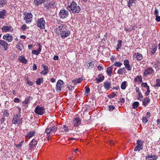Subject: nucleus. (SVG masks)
Instances as JSON below:
<instances>
[{
  "label": "nucleus",
  "instance_id": "obj_1",
  "mask_svg": "<svg viewBox=\"0 0 160 160\" xmlns=\"http://www.w3.org/2000/svg\"><path fill=\"white\" fill-rule=\"evenodd\" d=\"M68 10L73 14L78 13L81 10L80 6H78L77 3L74 1H72L70 4L67 7Z\"/></svg>",
  "mask_w": 160,
  "mask_h": 160
},
{
  "label": "nucleus",
  "instance_id": "obj_2",
  "mask_svg": "<svg viewBox=\"0 0 160 160\" xmlns=\"http://www.w3.org/2000/svg\"><path fill=\"white\" fill-rule=\"evenodd\" d=\"M57 28L55 29L57 33H59L66 29V25L60 20H57L56 22Z\"/></svg>",
  "mask_w": 160,
  "mask_h": 160
},
{
  "label": "nucleus",
  "instance_id": "obj_3",
  "mask_svg": "<svg viewBox=\"0 0 160 160\" xmlns=\"http://www.w3.org/2000/svg\"><path fill=\"white\" fill-rule=\"evenodd\" d=\"M23 118L21 116L16 115L14 116L12 122L13 123L16 124H17L18 125L22 123V119Z\"/></svg>",
  "mask_w": 160,
  "mask_h": 160
},
{
  "label": "nucleus",
  "instance_id": "obj_4",
  "mask_svg": "<svg viewBox=\"0 0 160 160\" xmlns=\"http://www.w3.org/2000/svg\"><path fill=\"white\" fill-rule=\"evenodd\" d=\"M68 14V12L67 10L62 9L60 11L58 15L60 18L63 19L67 18Z\"/></svg>",
  "mask_w": 160,
  "mask_h": 160
},
{
  "label": "nucleus",
  "instance_id": "obj_5",
  "mask_svg": "<svg viewBox=\"0 0 160 160\" xmlns=\"http://www.w3.org/2000/svg\"><path fill=\"white\" fill-rule=\"evenodd\" d=\"M57 6V3L56 1L54 0L51 1L49 3L47 2L44 4V7L46 8L47 10L48 9L49 7L51 8L52 7L53 8H55Z\"/></svg>",
  "mask_w": 160,
  "mask_h": 160
},
{
  "label": "nucleus",
  "instance_id": "obj_6",
  "mask_svg": "<svg viewBox=\"0 0 160 160\" xmlns=\"http://www.w3.org/2000/svg\"><path fill=\"white\" fill-rule=\"evenodd\" d=\"M32 17V15L31 13H27L25 14L24 19L27 23H29L31 22Z\"/></svg>",
  "mask_w": 160,
  "mask_h": 160
},
{
  "label": "nucleus",
  "instance_id": "obj_7",
  "mask_svg": "<svg viewBox=\"0 0 160 160\" xmlns=\"http://www.w3.org/2000/svg\"><path fill=\"white\" fill-rule=\"evenodd\" d=\"M137 145L134 149L135 151H139L142 149V142L141 140H138L137 142Z\"/></svg>",
  "mask_w": 160,
  "mask_h": 160
},
{
  "label": "nucleus",
  "instance_id": "obj_8",
  "mask_svg": "<svg viewBox=\"0 0 160 160\" xmlns=\"http://www.w3.org/2000/svg\"><path fill=\"white\" fill-rule=\"evenodd\" d=\"M59 33L61 37L64 39L70 34V32L69 30L66 29L60 32Z\"/></svg>",
  "mask_w": 160,
  "mask_h": 160
},
{
  "label": "nucleus",
  "instance_id": "obj_9",
  "mask_svg": "<svg viewBox=\"0 0 160 160\" xmlns=\"http://www.w3.org/2000/svg\"><path fill=\"white\" fill-rule=\"evenodd\" d=\"M63 83V81L61 80H59L57 82L56 89L57 92H59L61 91V85Z\"/></svg>",
  "mask_w": 160,
  "mask_h": 160
},
{
  "label": "nucleus",
  "instance_id": "obj_10",
  "mask_svg": "<svg viewBox=\"0 0 160 160\" xmlns=\"http://www.w3.org/2000/svg\"><path fill=\"white\" fill-rule=\"evenodd\" d=\"M123 64L125 68L128 71H131L132 69V67L129 64V61L128 59L124 60Z\"/></svg>",
  "mask_w": 160,
  "mask_h": 160
},
{
  "label": "nucleus",
  "instance_id": "obj_11",
  "mask_svg": "<svg viewBox=\"0 0 160 160\" xmlns=\"http://www.w3.org/2000/svg\"><path fill=\"white\" fill-rule=\"evenodd\" d=\"M8 46V44L6 42L3 40H0V47L3 48L5 51H7Z\"/></svg>",
  "mask_w": 160,
  "mask_h": 160
},
{
  "label": "nucleus",
  "instance_id": "obj_12",
  "mask_svg": "<svg viewBox=\"0 0 160 160\" xmlns=\"http://www.w3.org/2000/svg\"><path fill=\"white\" fill-rule=\"evenodd\" d=\"M3 38L8 42H10L12 40L13 37L11 34L7 33L3 36Z\"/></svg>",
  "mask_w": 160,
  "mask_h": 160
},
{
  "label": "nucleus",
  "instance_id": "obj_13",
  "mask_svg": "<svg viewBox=\"0 0 160 160\" xmlns=\"http://www.w3.org/2000/svg\"><path fill=\"white\" fill-rule=\"evenodd\" d=\"M81 122V120L78 118H75L73 120L72 123L74 127H78Z\"/></svg>",
  "mask_w": 160,
  "mask_h": 160
},
{
  "label": "nucleus",
  "instance_id": "obj_14",
  "mask_svg": "<svg viewBox=\"0 0 160 160\" xmlns=\"http://www.w3.org/2000/svg\"><path fill=\"white\" fill-rule=\"evenodd\" d=\"M2 30L3 32H6L12 31L13 30V29L10 26H4L2 27Z\"/></svg>",
  "mask_w": 160,
  "mask_h": 160
},
{
  "label": "nucleus",
  "instance_id": "obj_15",
  "mask_svg": "<svg viewBox=\"0 0 160 160\" xmlns=\"http://www.w3.org/2000/svg\"><path fill=\"white\" fill-rule=\"evenodd\" d=\"M133 57L136 58L137 60L138 61H141L143 58L142 55L139 52H136L134 53Z\"/></svg>",
  "mask_w": 160,
  "mask_h": 160
},
{
  "label": "nucleus",
  "instance_id": "obj_16",
  "mask_svg": "<svg viewBox=\"0 0 160 160\" xmlns=\"http://www.w3.org/2000/svg\"><path fill=\"white\" fill-rule=\"evenodd\" d=\"M147 160H157L158 157L154 155L148 154L146 157Z\"/></svg>",
  "mask_w": 160,
  "mask_h": 160
},
{
  "label": "nucleus",
  "instance_id": "obj_17",
  "mask_svg": "<svg viewBox=\"0 0 160 160\" xmlns=\"http://www.w3.org/2000/svg\"><path fill=\"white\" fill-rule=\"evenodd\" d=\"M154 71L153 69L151 68H147L145 71L144 73V75L145 76H146L148 75H150Z\"/></svg>",
  "mask_w": 160,
  "mask_h": 160
},
{
  "label": "nucleus",
  "instance_id": "obj_18",
  "mask_svg": "<svg viewBox=\"0 0 160 160\" xmlns=\"http://www.w3.org/2000/svg\"><path fill=\"white\" fill-rule=\"evenodd\" d=\"M35 131H30L27 135H25V138L27 139H29L32 138L35 134Z\"/></svg>",
  "mask_w": 160,
  "mask_h": 160
},
{
  "label": "nucleus",
  "instance_id": "obj_19",
  "mask_svg": "<svg viewBox=\"0 0 160 160\" xmlns=\"http://www.w3.org/2000/svg\"><path fill=\"white\" fill-rule=\"evenodd\" d=\"M43 70L41 72V74L45 75L48 73V66L43 65Z\"/></svg>",
  "mask_w": 160,
  "mask_h": 160
},
{
  "label": "nucleus",
  "instance_id": "obj_20",
  "mask_svg": "<svg viewBox=\"0 0 160 160\" xmlns=\"http://www.w3.org/2000/svg\"><path fill=\"white\" fill-rule=\"evenodd\" d=\"M30 98L32 99L31 97H28L25 100L22 102V105L26 108L28 107V103H29V100Z\"/></svg>",
  "mask_w": 160,
  "mask_h": 160
},
{
  "label": "nucleus",
  "instance_id": "obj_21",
  "mask_svg": "<svg viewBox=\"0 0 160 160\" xmlns=\"http://www.w3.org/2000/svg\"><path fill=\"white\" fill-rule=\"evenodd\" d=\"M18 59L19 62L24 64H25L27 62V60L25 59V57L23 56H19Z\"/></svg>",
  "mask_w": 160,
  "mask_h": 160
},
{
  "label": "nucleus",
  "instance_id": "obj_22",
  "mask_svg": "<svg viewBox=\"0 0 160 160\" xmlns=\"http://www.w3.org/2000/svg\"><path fill=\"white\" fill-rule=\"evenodd\" d=\"M104 76L102 74H101L99 75L98 77L96 78L95 80L98 83L102 82L104 79Z\"/></svg>",
  "mask_w": 160,
  "mask_h": 160
},
{
  "label": "nucleus",
  "instance_id": "obj_23",
  "mask_svg": "<svg viewBox=\"0 0 160 160\" xmlns=\"http://www.w3.org/2000/svg\"><path fill=\"white\" fill-rule=\"evenodd\" d=\"M126 72L125 68H122L119 69L118 72L117 73L119 74L122 75L125 74Z\"/></svg>",
  "mask_w": 160,
  "mask_h": 160
},
{
  "label": "nucleus",
  "instance_id": "obj_24",
  "mask_svg": "<svg viewBox=\"0 0 160 160\" xmlns=\"http://www.w3.org/2000/svg\"><path fill=\"white\" fill-rule=\"evenodd\" d=\"M113 68L112 66L108 67L107 68V73L109 76H111Z\"/></svg>",
  "mask_w": 160,
  "mask_h": 160
},
{
  "label": "nucleus",
  "instance_id": "obj_25",
  "mask_svg": "<svg viewBox=\"0 0 160 160\" xmlns=\"http://www.w3.org/2000/svg\"><path fill=\"white\" fill-rule=\"evenodd\" d=\"M46 23L43 18H41V29H45Z\"/></svg>",
  "mask_w": 160,
  "mask_h": 160
},
{
  "label": "nucleus",
  "instance_id": "obj_26",
  "mask_svg": "<svg viewBox=\"0 0 160 160\" xmlns=\"http://www.w3.org/2000/svg\"><path fill=\"white\" fill-rule=\"evenodd\" d=\"M150 100L148 97H146L144 99L142 102V104L145 106H146L150 102Z\"/></svg>",
  "mask_w": 160,
  "mask_h": 160
},
{
  "label": "nucleus",
  "instance_id": "obj_27",
  "mask_svg": "<svg viewBox=\"0 0 160 160\" xmlns=\"http://www.w3.org/2000/svg\"><path fill=\"white\" fill-rule=\"evenodd\" d=\"M135 0H129L128 1V5L130 8L131 7L135 5Z\"/></svg>",
  "mask_w": 160,
  "mask_h": 160
},
{
  "label": "nucleus",
  "instance_id": "obj_28",
  "mask_svg": "<svg viewBox=\"0 0 160 160\" xmlns=\"http://www.w3.org/2000/svg\"><path fill=\"white\" fill-rule=\"evenodd\" d=\"M82 78H79L78 79H75L72 81V82L74 84H77V83L81 82L82 80Z\"/></svg>",
  "mask_w": 160,
  "mask_h": 160
},
{
  "label": "nucleus",
  "instance_id": "obj_29",
  "mask_svg": "<svg viewBox=\"0 0 160 160\" xmlns=\"http://www.w3.org/2000/svg\"><path fill=\"white\" fill-rule=\"evenodd\" d=\"M16 48L20 51H22L23 48L22 43L21 42H19L17 45Z\"/></svg>",
  "mask_w": 160,
  "mask_h": 160
},
{
  "label": "nucleus",
  "instance_id": "obj_30",
  "mask_svg": "<svg viewBox=\"0 0 160 160\" xmlns=\"http://www.w3.org/2000/svg\"><path fill=\"white\" fill-rule=\"evenodd\" d=\"M142 77L141 75L138 76L134 79V81L135 82H142Z\"/></svg>",
  "mask_w": 160,
  "mask_h": 160
},
{
  "label": "nucleus",
  "instance_id": "obj_31",
  "mask_svg": "<svg viewBox=\"0 0 160 160\" xmlns=\"http://www.w3.org/2000/svg\"><path fill=\"white\" fill-rule=\"evenodd\" d=\"M6 13V11L5 10H3L2 11H0V18L3 19Z\"/></svg>",
  "mask_w": 160,
  "mask_h": 160
},
{
  "label": "nucleus",
  "instance_id": "obj_32",
  "mask_svg": "<svg viewBox=\"0 0 160 160\" xmlns=\"http://www.w3.org/2000/svg\"><path fill=\"white\" fill-rule=\"evenodd\" d=\"M104 85L105 88L108 90H109L111 86L110 83L109 82H104Z\"/></svg>",
  "mask_w": 160,
  "mask_h": 160
},
{
  "label": "nucleus",
  "instance_id": "obj_33",
  "mask_svg": "<svg viewBox=\"0 0 160 160\" xmlns=\"http://www.w3.org/2000/svg\"><path fill=\"white\" fill-rule=\"evenodd\" d=\"M29 145L30 148L35 147L36 145V142L35 140V139H32L29 143Z\"/></svg>",
  "mask_w": 160,
  "mask_h": 160
},
{
  "label": "nucleus",
  "instance_id": "obj_34",
  "mask_svg": "<svg viewBox=\"0 0 160 160\" xmlns=\"http://www.w3.org/2000/svg\"><path fill=\"white\" fill-rule=\"evenodd\" d=\"M118 92H113L110 95L108 96V97L110 99L114 98L115 96H117Z\"/></svg>",
  "mask_w": 160,
  "mask_h": 160
},
{
  "label": "nucleus",
  "instance_id": "obj_35",
  "mask_svg": "<svg viewBox=\"0 0 160 160\" xmlns=\"http://www.w3.org/2000/svg\"><path fill=\"white\" fill-rule=\"evenodd\" d=\"M139 103L138 102H134L132 104V108L134 109H137L139 106Z\"/></svg>",
  "mask_w": 160,
  "mask_h": 160
},
{
  "label": "nucleus",
  "instance_id": "obj_36",
  "mask_svg": "<svg viewBox=\"0 0 160 160\" xmlns=\"http://www.w3.org/2000/svg\"><path fill=\"white\" fill-rule=\"evenodd\" d=\"M45 132L47 135V139L49 140V137L50 136V132H51L49 128H47L46 129Z\"/></svg>",
  "mask_w": 160,
  "mask_h": 160
},
{
  "label": "nucleus",
  "instance_id": "obj_37",
  "mask_svg": "<svg viewBox=\"0 0 160 160\" xmlns=\"http://www.w3.org/2000/svg\"><path fill=\"white\" fill-rule=\"evenodd\" d=\"M7 3L6 0H0V8L2 7Z\"/></svg>",
  "mask_w": 160,
  "mask_h": 160
},
{
  "label": "nucleus",
  "instance_id": "obj_38",
  "mask_svg": "<svg viewBox=\"0 0 160 160\" xmlns=\"http://www.w3.org/2000/svg\"><path fill=\"white\" fill-rule=\"evenodd\" d=\"M34 112L36 114L40 115V106H38L35 108Z\"/></svg>",
  "mask_w": 160,
  "mask_h": 160
},
{
  "label": "nucleus",
  "instance_id": "obj_39",
  "mask_svg": "<svg viewBox=\"0 0 160 160\" xmlns=\"http://www.w3.org/2000/svg\"><path fill=\"white\" fill-rule=\"evenodd\" d=\"M152 66L155 68H157L158 67V61H153L151 63Z\"/></svg>",
  "mask_w": 160,
  "mask_h": 160
},
{
  "label": "nucleus",
  "instance_id": "obj_40",
  "mask_svg": "<svg viewBox=\"0 0 160 160\" xmlns=\"http://www.w3.org/2000/svg\"><path fill=\"white\" fill-rule=\"evenodd\" d=\"M127 83V82L124 81L122 82L121 84V89L123 90H124L126 88V84Z\"/></svg>",
  "mask_w": 160,
  "mask_h": 160
},
{
  "label": "nucleus",
  "instance_id": "obj_41",
  "mask_svg": "<svg viewBox=\"0 0 160 160\" xmlns=\"http://www.w3.org/2000/svg\"><path fill=\"white\" fill-rule=\"evenodd\" d=\"M122 41L121 40L118 41V44L117 46L116 49L117 51H118V50L122 46Z\"/></svg>",
  "mask_w": 160,
  "mask_h": 160
},
{
  "label": "nucleus",
  "instance_id": "obj_42",
  "mask_svg": "<svg viewBox=\"0 0 160 160\" xmlns=\"http://www.w3.org/2000/svg\"><path fill=\"white\" fill-rule=\"evenodd\" d=\"M49 128L50 129V131H51V132H55L57 130V128L55 126L50 127Z\"/></svg>",
  "mask_w": 160,
  "mask_h": 160
},
{
  "label": "nucleus",
  "instance_id": "obj_43",
  "mask_svg": "<svg viewBox=\"0 0 160 160\" xmlns=\"http://www.w3.org/2000/svg\"><path fill=\"white\" fill-rule=\"evenodd\" d=\"M113 65L116 67H119L122 65V63L120 62H115Z\"/></svg>",
  "mask_w": 160,
  "mask_h": 160
},
{
  "label": "nucleus",
  "instance_id": "obj_44",
  "mask_svg": "<svg viewBox=\"0 0 160 160\" xmlns=\"http://www.w3.org/2000/svg\"><path fill=\"white\" fill-rule=\"evenodd\" d=\"M157 49V47L156 46H153L151 49V52L152 54H154L156 52Z\"/></svg>",
  "mask_w": 160,
  "mask_h": 160
},
{
  "label": "nucleus",
  "instance_id": "obj_45",
  "mask_svg": "<svg viewBox=\"0 0 160 160\" xmlns=\"http://www.w3.org/2000/svg\"><path fill=\"white\" fill-rule=\"evenodd\" d=\"M138 99L140 101L142 100L143 96L141 92H139V93H138Z\"/></svg>",
  "mask_w": 160,
  "mask_h": 160
},
{
  "label": "nucleus",
  "instance_id": "obj_46",
  "mask_svg": "<svg viewBox=\"0 0 160 160\" xmlns=\"http://www.w3.org/2000/svg\"><path fill=\"white\" fill-rule=\"evenodd\" d=\"M3 116L4 117H8L9 115V113L8 112V110H5L3 112Z\"/></svg>",
  "mask_w": 160,
  "mask_h": 160
},
{
  "label": "nucleus",
  "instance_id": "obj_47",
  "mask_svg": "<svg viewBox=\"0 0 160 160\" xmlns=\"http://www.w3.org/2000/svg\"><path fill=\"white\" fill-rule=\"evenodd\" d=\"M147 91L145 92V94L146 96H148L149 94V93L150 92V90L149 86L147 88Z\"/></svg>",
  "mask_w": 160,
  "mask_h": 160
},
{
  "label": "nucleus",
  "instance_id": "obj_48",
  "mask_svg": "<svg viewBox=\"0 0 160 160\" xmlns=\"http://www.w3.org/2000/svg\"><path fill=\"white\" fill-rule=\"evenodd\" d=\"M88 68H91L93 67V63L92 62H90L88 63Z\"/></svg>",
  "mask_w": 160,
  "mask_h": 160
},
{
  "label": "nucleus",
  "instance_id": "obj_49",
  "mask_svg": "<svg viewBox=\"0 0 160 160\" xmlns=\"http://www.w3.org/2000/svg\"><path fill=\"white\" fill-rule=\"evenodd\" d=\"M142 120L144 123H146L148 121V119L146 117H143L142 118Z\"/></svg>",
  "mask_w": 160,
  "mask_h": 160
},
{
  "label": "nucleus",
  "instance_id": "obj_50",
  "mask_svg": "<svg viewBox=\"0 0 160 160\" xmlns=\"http://www.w3.org/2000/svg\"><path fill=\"white\" fill-rule=\"evenodd\" d=\"M45 109L44 107H41V115L44 114L45 112Z\"/></svg>",
  "mask_w": 160,
  "mask_h": 160
},
{
  "label": "nucleus",
  "instance_id": "obj_51",
  "mask_svg": "<svg viewBox=\"0 0 160 160\" xmlns=\"http://www.w3.org/2000/svg\"><path fill=\"white\" fill-rule=\"evenodd\" d=\"M62 128L66 132H67L68 131V128L66 125H63Z\"/></svg>",
  "mask_w": 160,
  "mask_h": 160
},
{
  "label": "nucleus",
  "instance_id": "obj_52",
  "mask_svg": "<svg viewBox=\"0 0 160 160\" xmlns=\"http://www.w3.org/2000/svg\"><path fill=\"white\" fill-rule=\"evenodd\" d=\"M155 86L157 87L160 86V79H157L156 80V83Z\"/></svg>",
  "mask_w": 160,
  "mask_h": 160
},
{
  "label": "nucleus",
  "instance_id": "obj_53",
  "mask_svg": "<svg viewBox=\"0 0 160 160\" xmlns=\"http://www.w3.org/2000/svg\"><path fill=\"white\" fill-rule=\"evenodd\" d=\"M115 108V107L112 105H110L109 107V109L110 111H112Z\"/></svg>",
  "mask_w": 160,
  "mask_h": 160
},
{
  "label": "nucleus",
  "instance_id": "obj_54",
  "mask_svg": "<svg viewBox=\"0 0 160 160\" xmlns=\"http://www.w3.org/2000/svg\"><path fill=\"white\" fill-rule=\"evenodd\" d=\"M34 3L36 5L38 6L40 4V0H35Z\"/></svg>",
  "mask_w": 160,
  "mask_h": 160
},
{
  "label": "nucleus",
  "instance_id": "obj_55",
  "mask_svg": "<svg viewBox=\"0 0 160 160\" xmlns=\"http://www.w3.org/2000/svg\"><path fill=\"white\" fill-rule=\"evenodd\" d=\"M142 86L143 87H145L147 88L148 87H149V86L148 85V84L146 82H142V83L141 84Z\"/></svg>",
  "mask_w": 160,
  "mask_h": 160
},
{
  "label": "nucleus",
  "instance_id": "obj_56",
  "mask_svg": "<svg viewBox=\"0 0 160 160\" xmlns=\"http://www.w3.org/2000/svg\"><path fill=\"white\" fill-rule=\"evenodd\" d=\"M154 14L155 15V16H158L159 14V11L156 8H155V10Z\"/></svg>",
  "mask_w": 160,
  "mask_h": 160
},
{
  "label": "nucleus",
  "instance_id": "obj_57",
  "mask_svg": "<svg viewBox=\"0 0 160 160\" xmlns=\"http://www.w3.org/2000/svg\"><path fill=\"white\" fill-rule=\"evenodd\" d=\"M90 92V89L89 88L86 87L85 89V93L88 94Z\"/></svg>",
  "mask_w": 160,
  "mask_h": 160
},
{
  "label": "nucleus",
  "instance_id": "obj_58",
  "mask_svg": "<svg viewBox=\"0 0 160 160\" xmlns=\"http://www.w3.org/2000/svg\"><path fill=\"white\" fill-rule=\"evenodd\" d=\"M32 53L33 54H35V55H38L39 54V52L37 50H34L32 51Z\"/></svg>",
  "mask_w": 160,
  "mask_h": 160
},
{
  "label": "nucleus",
  "instance_id": "obj_59",
  "mask_svg": "<svg viewBox=\"0 0 160 160\" xmlns=\"http://www.w3.org/2000/svg\"><path fill=\"white\" fill-rule=\"evenodd\" d=\"M50 0H41V4L44 2V4L45 3H46L48 2Z\"/></svg>",
  "mask_w": 160,
  "mask_h": 160
},
{
  "label": "nucleus",
  "instance_id": "obj_60",
  "mask_svg": "<svg viewBox=\"0 0 160 160\" xmlns=\"http://www.w3.org/2000/svg\"><path fill=\"white\" fill-rule=\"evenodd\" d=\"M26 27L27 26L26 24H23L21 28L22 30L24 31L26 29Z\"/></svg>",
  "mask_w": 160,
  "mask_h": 160
},
{
  "label": "nucleus",
  "instance_id": "obj_61",
  "mask_svg": "<svg viewBox=\"0 0 160 160\" xmlns=\"http://www.w3.org/2000/svg\"><path fill=\"white\" fill-rule=\"evenodd\" d=\"M14 101L16 103H18L20 102L19 99L18 98H15L14 99Z\"/></svg>",
  "mask_w": 160,
  "mask_h": 160
},
{
  "label": "nucleus",
  "instance_id": "obj_62",
  "mask_svg": "<svg viewBox=\"0 0 160 160\" xmlns=\"http://www.w3.org/2000/svg\"><path fill=\"white\" fill-rule=\"evenodd\" d=\"M155 20L157 22H160V16H156Z\"/></svg>",
  "mask_w": 160,
  "mask_h": 160
},
{
  "label": "nucleus",
  "instance_id": "obj_63",
  "mask_svg": "<svg viewBox=\"0 0 160 160\" xmlns=\"http://www.w3.org/2000/svg\"><path fill=\"white\" fill-rule=\"evenodd\" d=\"M27 83L29 86H32L33 84V82H32L31 81H29L28 80H27Z\"/></svg>",
  "mask_w": 160,
  "mask_h": 160
},
{
  "label": "nucleus",
  "instance_id": "obj_64",
  "mask_svg": "<svg viewBox=\"0 0 160 160\" xmlns=\"http://www.w3.org/2000/svg\"><path fill=\"white\" fill-rule=\"evenodd\" d=\"M108 143L111 145H112L114 144V142L111 140H109Z\"/></svg>",
  "mask_w": 160,
  "mask_h": 160
}]
</instances>
